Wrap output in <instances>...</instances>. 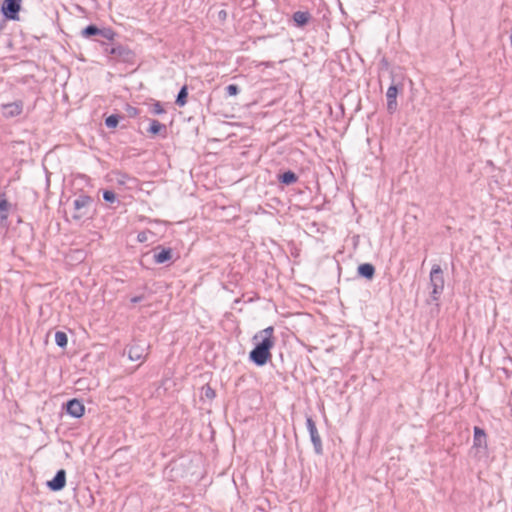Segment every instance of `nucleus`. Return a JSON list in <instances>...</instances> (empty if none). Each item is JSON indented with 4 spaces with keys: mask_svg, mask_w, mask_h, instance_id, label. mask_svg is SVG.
I'll use <instances>...</instances> for the list:
<instances>
[{
    "mask_svg": "<svg viewBox=\"0 0 512 512\" xmlns=\"http://www.w3.org/2000/svg\"><path fill=\"white\" fill-rule=\"evenodd\" d=\"M274 331L273 326H268L258 331L252 338L254 347L249 352L248 359L257 367L265 366L272 359L271 350L276 344Z\"/></svg>",
    "mask_w": 512,
    "mask_h": 512,
    "instance_id": "f257e3e1",
    "label": "nucleus"
},
{
    "mask_svg": "<svg viewBox=\"0 0 512 512\" xmlns=\"http://www.w3.org/2000/svg\"><path fill=\"white\" fill-rule=\"evenodd\" d=\"M94 40L99 42L103 53L109 57V61L113 63H123L128 66L136 64L137 54L129 46L116 42L115 40L109 42L99 41L98 39Z\"/></svg>",
    "mask_w": 512,
    "mask_h": 512,
    "instance_id": "f03ea898",
    "label": "nucleus"
},
{
    "mask_svg": "<svg viewBox=\"0 0 512 512\" xmlns=\"http://www.w3.org/2000/svg\"><path fill=\"white\" fill-rule=\"evenodd\" d=\"M93 204V198L86 194L79 195L73 201L74 213L72 218L76 221H80L84 218H91V207Z\"/></svg>",
    "mask_w": 512,
    "mask_h": 512,
    "instance_id": "7ed1b4c3",
    "label": "nucleus"
},
{
    "mask_svg": "<svg viewBox=\"0 0 512 512\" xmlns=\"http://www.w3.org/2000/svg\"><path fill=\"white\" fill-rule=\"evenodd\" d=\"M430 285L432 291L430 293L431 301L437 302L444 290V276L443 271L438 264H434L430 271Z\"/></svg>",
    "mask_w": 512,
    "mask_h": 512,
    "instance_id": "20e7f679",
    "label": "nucleus"
},
{
    "mask_svg": "<svg viewBox=\"0 0 512 512\" xmlns=\"http://www.w3.org/2000/svg\"><path fill=\"white\" fill-rule=\"evenodd\" d=\"M80 35L85 39H93L96 36H100L106 40L114 41V39L118 36L117 32H115L110 27L99 28L95 24H89L85 28H83L80 32Z\"/></svg>",
    "mask_w": 512,
    "mask_h": 512,
    "instance_id": "39448f33",
    "label": "nucleus"
},
{
    "mask_svg": "<svg viewBox=\"0 0 512 512\" xmlns=\"http://www.w3.org/2000/svg\"><path fill=\"white\" fill-rule=\"evenodd\" d=\"M392 77V84L388 87L386 92V99H387V112L392 115L394 114L398 109V103H397V95L400 91H402V84H395L394 83V76L391 72Z\"/></svg>",
    "mask_w": 512,
    "mask_h": 512,
    "instance_id": "423d86ee",
    "label": "nucleus"
},
{
    "mask_svg": "<svg viewBox=\"0 0 512 512\" xmlns=\"http://www.w3.org/2000/svg\"><path fill=\"white\" fill-rule=\"evenodd\" d=\"M306 427L310 435V440L313 444L314 452L317 455L323 454V445L320 434L316 427V423L311 416H306Z\"/></svg>",
    "mask_w": 512,
    "mask_h": 512,
    "instance_id": "0eeeda50",
    "label": "nucleus"
},
{
    "mask_svg": "<svg viewBox=\"0 0 512 512\" xmlns=\"http://www.w3.org/2000/svg\"><path fill=\"white\" fill-rule=\"evenodd\" d=\"M148 348L149 345L145 342L133 340L132 343L127 346L125 351H127L128 358L131 361H137L145 359Z\"/></svg>",
    "mask_w": 512,
    "mask_h": 512,
    "instance_id": "6e6552de",
    "label": "nucleus"
},
{
    "mask_svg": "<svg viewBox=\"0 0 512 512\" xmlns=\"http://www.w3.org/2000/svg\"><path fill=\"white\" fill-rule=\"evenodd\" d=\"M21 0H4L1 11L7 19H18Z\"/></svg>",
    "mask_w": 512,
    "mask_h": 512,
    "instance_id": "1a4fd4ad",
    "label": "nucleus"
},
{
    "mask_svg": "<svg viewBox=\"0 0 512 512\" xmlns=\"http://www.w3.org/2000/svg\"><path fill=\"white\" fill-rule=\"evenodd\" d=\"M64 407H65L66 413L74 418L82 417L85 412L84 404L76 398L68 400L66 402V404L64 405Z\"/></svg>",
    "mask_w": 512,
    "mask_h": 512,
    "instance_id": "9d476101",
    "label": "nucleus"
},
{
    "mask_svg": "<svg viewBox=\"0 0 512 512\" xmlns=\"http://www.w3.org/2000/svg\"><path fill=\"white\" fill-rule=\"evenodd\" d=\"M153 252V260L156 264H165L171 261L173 257V250L170 247L165 248L161 245H158L153 249Z\"/></svg>",
    "mask_w": 512,
    "mask_h": 512,
    "instance_id": "9b49d317",
    "label": "nucleus"
},
{
    "mask_svg": "<svg viewBox=\"0 0 512 512\" xmlns=\"http://www.w3.org/2000/svg\"><path fill=\"white\" fill-rule=\"evenodd\" d=\"M46 485L53 492H58L64 489L66 485V471L64 469H59L53 479L47 481Z\"/></svg>",
    "mask_w": 512,
    "mask_h": 512,
    "instance_id": "f8f14e48",
    "label": "nucleus"
},
{
    "mask_svg": "<svg viewBox=\"0 0 512 512\" xmlns=\"http://www.w3.org/2000/svg\"><path fill=\"white\" fill-rule=\"evenodd\" d=\"M146 119L150 122L147 132L152 136H160L161 138L167 137V126L156 119Z\"/></svg>",
    "mask_w": 512,
    "mask_h": 512,
    "instance_id": "ddd939ff",
    "label": "nucleus"
},
{
    "mask_svg": "<svg viewBox=\"0 0 512 512\" xmlns=\"http://www.w3.org/2000/svg\"><path fill=\"white\" fill-rule=\"evenodd\" d=\"M312 19V15L309 11H296L292 15V20L294 25L298 28H303L306 26Z\"/></svg>",
    "mask_w": 512,
    "mask_h": 512,
    "instance_id": "4468645a",
    "label": "nucleus"
},
{
    "mask_svg": "<svg viewBox=\"0 0 512 512\" xmlns=\"http://www.w3.org/2000/svg\"><path fill=\"white\" fill-rule=\"evenodd\" d=\"M487 436L485 431L478 427H474V436H473V447L474 448H487Z\"/></svg>",
    "mask_w": 512,
    "mask_h": 512,
    "instance_id": "2eb2a0df",
    "label": "nucleus"
},
{
    "mask_svg": "<svg viewBox=\"0 0 512 512\" xmlns=\"http://www.w3.org/2000/svg\"><path fill=\"white\" fill-rule=\"evenodd\" d=\"M375 271V266L371 263H362L357 268L358 276L366 280H372L375 276Z\"/></svg>",
    "mask_w": 512,
    "mask_h": 512,
    "instance_id": "dca6fc26",
    "label": "nucleus"
},
{
    "mask_svg": "<svg viewBox=\"0 0 512 512\" xmlns=\"http://www.w3.org/2000/svg\"><path fill=\"white\" fill-rule=\"evenodd\" d=\"M298 175L292 170H286L277 175V180L282 185H293L298 181Z\"/></svg>",
    "mask_w": 512,
    "mask_h": 512,
    "instance_id": "f3484780",
    "label": "nucleus"
},
{
    "mask_svg": "<svg viewBox=\"0 0 512 512\" xmlns=\"http://www.w3.org/2000/svg\"><path fill=\"white\" fill-rule=\"evenodd\" d=\"M22 111V105L18 102L8 103L2 105V114L6 118L17 116Z\"/></svg>",
    "mask_w": 512,
    "mask_h": 512,
    "instance_id": "a211bd4d",
    "label": "nucleus"
},
{
    "mask_svg": "<svg viewBox=\"0 0 512 512\" xmlns=\"http://www.w3.org/2000/svg\"><path fill=\"white\" fill-rule=\"evenodd\" d=\"M10 209V204L6 200L3 194H0V223L1 225H6V221L8 218V213Z\"/></svg>",
    "mask_w": 512,
    "mask_h": 512,
    "instance_id": "6ab92c4d",
    "label": "nucleus"
},
{
    "mask_svg": "<svg viewBox=\"0 0 512 512\" xmlns=\"http://www.w3.org/2000/svg\"><path fill=\"white\" fill-rule=\"evenodd\" d=\"M187 98H188V87H187V85H183L180 88V90L176 96L175 104L179 107H183L187 103Z\"/></svg>",
    "mask_w": 512,
    "mask_h": 512,
    "instance_id": "aec40b11",
    "label": "nucleus"
},
{
    "mask_svg": "<svg viewBox=\"0 0 512 512\" xmlns=\"http://www.w3.org/2000/svg\"><path fill=\"white\" fill-rule=\"evenodd\" d=\"M124 117L119 114H111L105 118V125L107 128L114 129L118 126L119 121Z\"/></svg>",
    "mask_w": 512,
    "mask_h": 512,
    "instance_id": "412c9836",
    "label": "nucleus"
},
{
    "mask_svg": "<svg viewBox=\"0 0 512 512\" xmlns=\"http://www.w3.org/2000/svg\"><path fill=\"white\" fill-rule=\"evenodd\" d=\"M113 174L115 175L116 181L119 185H125L127 183V181L135 180L129 174H127L126 172L120 171V170L113 171Z\"/></svg>",
    "mask_w": 512,
    "mask_h": 512,
    "instance_id": "4be33fe9",
    "label": "nucleus"
},
{
    "mask_svg": "<svg viewBox=\"0 0 512 512\" xmlns=\"http://www.w3.org/2000/svg\"><path fill=\"white\" fill-rule=\"evenodd\" d=\"M55 342L60 348L65 349L68 344L67 334L63 331H56Z\"/></svg>",
    "mask_w": 512,
    "mask_h": 512,
    "instance_id": "5701e85b",
    "label": "nucleus"
},
{
    "mask_svg": "<svg viewBox=\"0 0 512 512\" xmlns=\"http://www.w3.org/2000/svg\"><path fill=\"white\" fill-rule=\"evenodd\" d=\"M216 397V391L209 385L206 384L201 389V398L213 400Z\"/></svg>",
    "mask_w": 512,
    "mask_h": 512,
    "instance_id": "b1692460",
    "label": "nucleus"
},
{
    "mask_svg": "<svg viewBox=\"0 0 512 512\" xmlns=\"http://www.w3.org/2000/svg\"><path fill=\"white\" fill-rule=\"evenodd\" d=\"M102 196H103V200L107 203H110V204H113L115 202H117L118 204L120 203V201L117 199L116 193L112 190H104Z\"/></svg>",
    "mask_w": 512,
    "mask_h": 512,
    "instance_id": "393cba45",
    "label": "nucleus"
},
{
    "mask_svg": "<svg viewBox=\"0 0 512 512\" xmlns=\"http://www.w3.org/2000/svg\"><path fill=\"white\" fill-rule=\"evenodd\" d=\"M226 94L227 96H236L240 92V88L236 84H229L226 88Z\"/></svg>",
    "mask_w": 512,
    "mask_h": 512,
    "instance_id": "a878e982",
    "label": "nucleus"
},
{
    "mask_svg": "<svg viewBox=\"0 0 512 512\" xmlns=\"http://www.w3.org/2000/svg\"><path fill=\"white\" fill-rule=\"evenodd\" d=\"M125 111L127 115L131 118H134L139 115V109L130 104L125 105Z\"/></svg>",
    "mask_w": 512,
    "mask_h": 512,
    "instance_id": "bb28decb",
    "label": "nucleus"
},
{
    "mask_svg": "<svg viewBox=\"0 0 512 512\" xmlns=\"http://www.w3.org/2000/svg\"><path fill=\"white\" fill-rule=\"evenodd\" d=\"M151 112L155 115H160V114H163L165 113V109L163 108V106L161 105L160 102H155L153 105H152V109H151Z\"/></svg>",
    "mask_w": 512,
    "mask_h": 512,
    "instance_id": "cd10ccee",
    "label": "nucleus"
},
{
    "mask_svg": "<svg viewBox=\"0 0 512 512\" xmlns=\"http://www.w3.org/2000/svg\"><path fill=\"white\" fill-rule=\"evenodd\" d=\"M152 234L151 231H141L138 233L137 235V241L139 243H144L146 241H148V237L149 235Z\"/></svg>",
    "mask_w": 512,
    "mask_h": 512,
    "instance_id": "c85d7f7f",
    "label": "nucleus"
},
{
    "mask_svg": "<svg viewBox=\"0 0 512 512\" xmlns=\"http://www.w3.org/2000/svg\"><path fill=\"white\" fill-rule=\"evenodd\" d=\"M145 295L144 294H141V295H137V296H133L131 299H130V302L133 303V304H137L141 301H143L145 299Z\"/></svg>",
    "mask_w": 512,
    "mask_h": 512,
    "instance_id": "c756f323",
    "label": "nucleus"
},
{
    "mask_svg": "<svg viewBox=\"0 0 512 512\" xmlns=\"http://www.w3.org/2000/svg\"><path fill=\"white\" fill-rule=\"evenodd\" d=\"M380 66L382 69H385V70H388L389 69V62L386 58H382L381 61H380Z\"/></svg>",
    "mask_w": 512,
    "mask_h": 512,
    "instance_id": "7c9ffc66",
    "label": "nucleus"
},
{
    "mask_svg": "<svg viewBox=\"0 0 512 512\" xmlns=\"http://www.w3.org/2000/svg\"><path fill=\"white\" fill-rule=\"evenodd\" d=\"M226 15H227V13H226V11H225V10H221V11H219V13H218V16H219V18H220V19H225V18H226Z\"/></svg>",
    "mask_w": 512,
    "mask_h": 512,
    "instance_id": "2f4dec72",
    "label": "nucleus"
},
{
    "mask_svg": "<svg viewBox=\"0 0 512 512\" xmlns=\"http://www.w3.org/2000/svg\"><path fill=\"white\" fill-rule=\"evenodd\" d=\"M46 186L47 187L49 186V177H48V175H46Z\"/></svg>",
    "mask_w": 512,
    "mask_h": 512,
    "instance_id": "473e14b6",
    "label": "nucleus"
},
{
    "mask_svg": "<svg viewBox=\"0 0 512 512\" xmlns=\"http://www.w3.org/2000/svg\"><path fill=\"white\" fill-rule=\"evenodd\" d=\"M76 253H77L79 256H82V255H83V252H82V251H80V250L76 251Z\"/></svg>",
    "mask_w": 512,
    "mask_h": 512,
    "instance_id": "72a5a7b5",
    "label": "nucleus"
}]
</instances>
